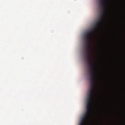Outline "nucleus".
Segmentation results:
<instances>
[{
  "instance_id": "obj_1",
  "label": "nucleus",
  "mask_w": 125,
  "mask_h": 125,
  "mask_svg": "<svg viewBox=\"0 0 125 125\" xmlns=\"http://www.w3.org/2000/svg\"><path fill=\"white\" fill-rule=\"evenodd\" d=\"M86 60L88 61L87 64L89 67V74L91 76L90 79L91 82L90 85L91 88L89 91V94H94L96 91L95 84L97 74L96 64L95 63H93L92 60Z\"/></svg>"
},
{
  "instance_id": "obj_2",
  "label": "nucleus",
  "mask_w": 125,
  "mask_h": 125,
  "mask_svg": "<svg viewBox=\"0 0 125 125\" xmlns=\"http://www.w3.org/2000/svg\"><path fill=\"white\" fill-rule=\"evenodd\" d=\"M99 27H96L94 25V27L93 30L86 32L84 36V39L85 41L84 42L85 49L84 52L86 60H92V58L89 54L90 52V49H91L90 41L91 39V35L96 29Z\"/></svg>"
},
{
  "instance_id": "obj_3",
  "label": "nucleus",
  "mask_w": 125,
  "mask_h": 125,
  "mask_svg": "<svg viewBox=\"0 0 125 125\" xmlns=\"http://www.w3.org/2000/svg\"><path fill=\"white\" fill-rule=\"evenodd\" d=\"M107 0H100L99 3L100 6L103 8L101 15L99 18L104 20L108 6L107 5Z\"/></svg>"
},
{
  "instance_id": "obj_4",
  "label": "nucleus",
  "mask_w": 125,
  "mask_h": 125,
  "mask_svg": "<svg viewBox=\"0 0 125 125\" xmlns=\"http://www.w3.org/2000/svg\"><path fill=\"white\" fill-rule=\"evenodd\" d=\"M91 113L90 112L86 111L82 118L79 125H85Z\"/></svg>"
},
{
  "instance_id": "obj_5",
  "label": "nucleus",
  "mask_w": 125,
  "mask_h": 125,
  "mask_svg": "<svg viewBox=\"0 0 125 125\" xmlns=\"http://www.w3.org/2000/svg\"><path fill=\"white\" fill-rule=\"evenodd\" d=\"M104 21V20H102V19L99 18L98 21L95 23V25L96 27H100V26L103 22Z\"/></svg>"
},
{
  "instance_id": "obj_6",
  "label": "nucleus",
  "mask_w": 125,
  "mask_h": 125,
  "mask_svg": "<svg viewBox=\"0 0 125 125\" xmlns=\"http://www.w3.org/2000/svg\"><path fill=\"white\" fill-rule=\"evenodd\" d=\"M92 105V103H87V111L91 112V109Z\"/></svg>"
},
{
  "instance_id": "obj_7",
  "label": "nucleus",
  "mask_w": 125,
  "mask_h": 125,
  "mask_svg": "<svg viewBox=\"0 0 125 125\" xmlns=\"http://www.w3.org/2000/svg\"><path fill=\"white\" fill-rule=\"evenodd\" d=\"M87 97L93 99L94 98V94H89Z\"/></svg>"
},
{
  "instance_id": "obj_8",
  "label": "nucleus",
  "mask_w": 125,
  "mask_h": 125,
  "mask_svg": "<svg viewBox=\"0 0 125 125\" xmlns=\"http://www.w3.org/2000/svg\"><path fill=\"white\" fill-rule=\"evenodd\" d=\"M93 99L87 97V103H92Z\"/></svg>"
}]
</instances>
